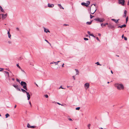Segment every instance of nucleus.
Here are the masks:
<instances>
[{
	"label": "nucleus",
	"mask_w": 129,
	"mask_h": 129,
	"mask_svg": "<svg viewBox=\"0 0 129 129\" xmlns=\"http://www.w3.org/2000/svg\"><path fill=\"white\" fill-rule=\"evenodd\" d=\"M81 4L82 6H85L87 7H88V6L87 5L86 3H82Z\"/></svg>",
	"instance_id": "obj_16"
},
{
	"label": "nucleus",
	"mask_w": 129,
	"mask_h": 129,
	"mask_svg": "<svg viewBox=\"0 0 129 129\" xmlns=\"http://www.w3.org/2000/svg\"><path fill=\"white\" fill-rule=\"evenodd\" d=\"M44 31L45 33H47L48 32L49 33L50 32V31L48 29H46L45 27H44Z\"/></svg>",
	"instance_id": "obj_10"
},
{
	"label": "nucleus",
	"mask_w": 129,
	"mask_h": 129,
	"mask_svg": "<svg viewBox=\"0 0 129 129\" xmlns=\"http://www.w3.org/2000/svg\"><path fill=\"white\" fill-rule=\"evenodd\" d=\"M68 119L70 121H72V119L71 118H69Z\"/></svg>",
	"instance_id": "obj_52"
},
{
	"label": "nucleus",
	"mask_w": 129,
	"mask_h": 129,
	"mask_svg": "<svg viewBox=\"0 0 129 129\" xmlns=\"http://www.w3.org/2000/svg\"><path fill=\"white\" fill-rule=\"evenodd\" d=\"M91 125V124H89L88 125V128H90V127Z\"/></svg>",
	"instance_id": "obj_46"
},
{
	"label": "nucleus",
	"mask_w": 129,
	"mask_h": 129,
	"mask_svg": "<svg viewBox=\"0 0 129 129\" xmlns=\"http://www.w3.org/2000/svg\"><path fill=\"white\" fill-rule=\"evenodd\" d=\"M2 16V18L3 19H4L7 17V14H1Z\"/></svg>",
	"instance_id": "obj_7"
},
{
	"label": "nucleus",
	"mask_w": 129,
	"mask_h": 129,
	"mask_svg": "<svg viewBox=\"0 0 129 129\" xmlns=\"http://www.w3.org/2000/svg\"><path fill=\"white\" fill-rule=\"evenodd\" d=\"M115 87L118 90H123L124 89V87L123 85L122 84L116 83L115 84Z\"/></svg>",
	"instance_id": "obj_1"
},
{
	"label": "nucleus",
	"mask_w": 129,
	"mask_h": 129,
	"mask_svg": "<svg viewBox=\"0 0 129 129\" xmlns=\"http://www.w3.org/2000/svg\"><path fill=\"white\" fill-rule=\"evenodd\" d=\"M6 116V118L8 117L9 116V115L8 113H7L5 115Z\"/></svg>",
	"instance_id": "obj_22"
},
{
	"label": "nucleus",
	"mask_w": 129,
	"mask_h": 129,
	"mask_svg": "<svg viewBox=\"0 0 129 129\" xmlns=\"http://www.w3.org/2000/svg\"><path fill=\"white\" fill-rule=\"evenodd\" d=\"M17 66L20 69H21V68L19 66V65H17Z\"/></svg>",
	"instance_id": "obj_44"
},
{
	"label": "nucleus",
	"mask_w": 129,
	"mask_h": 129,
	"mask_svg": "<svg viewBox=\"0 0 129 129\" xmlns=\"http://www.w3.org/2000/svg\"><path fill=\"white\" fill-rule=\"evenodd\" d=\"M126 14H124V15L123 16V17H126Z\"/></svg>",
	"instance_id": "obj_53"
},
{
	"label": "nucleus",
	"mask_w": 129,
	"mask_h": 129,
	"mask_svg": "<svg viewBox=\"0 0 129 129\" xmlns=\"http://www.w3.org/2000/svg\"><path fill=\"white\" fill-rule=\"evenodd\" d=\"M5 74L6 76H7L8 77H9V73L7 72L4 71Z\"/></svg>",
	"instance_id": "obj_15"
},
{
	"label": "nucleus",
	"mask_w": 129,
	"mask_h": 129,
	"mask_svg": "<svg viewBox=\"0 0 129 129\" xmlns=\"http://www.w3.org/2000/svg\"><path fill=\"white\" fill-rule=\"evenodd\" d=\"M12 80H13L14 81L15 80V79L14 78H12Z\"/></svg>",
	"instance_id": "obj_62"
},
{
	"label": "nucleus",
	"mask_w": 129,
	"mask_h": 129,
	"mask_svg": "<svg viewBox=\"0 0 129 129\" xmlns=\"http://www.w3.org/2000/svg\"><path fill=\"white\" fill-rule=\"evenodd\" d=\"M53 66L51 68H53V69H56L58 68V67L56 66L57 65H52Z\"/></svg>",
	"instance_id": "obj_12"
},
{
	"label": "nucleus",
	"mask_w": 129,
	"mask_h": 129,
	"mask_svg": "<svg viewBox=\"0 0 129 129\" xmlns=\"http://www.w3.org/2000/svg\"><path fill=\"white\" fill-rule=\"evenodd\" d=\"M87 33L89 35H90V32L89 31H87Z\"/></svg>",
	"instance_id": "obj_50"
},
{
	"label": "nucleus",
	"mask_w": 129,
	"mask_h": 129,
	"mask_svg": "<svg viewBox=\"0 0 129 129\" xmlns=\"http://www.w3.org/2000/svg\"><path fill=\"white\" fill-rule=\"evenodd\" d=\"M45 41L46 42H47L49 44H50V45H51V44L49 42L46 40V39H45Z\"/></svg>",
	"instance_id": "obj_28"
},
{
	"label": "nucleus",
	"mask_w": 129,
	"mask_h": 129,
	"mask_svg": "<svg viewBox=\"0 0 129 129\" xmlns=\"http://www.w3.org/2000/svg\"><path fill=\"white\" fill-rule=\"evenodd\" d=\"M62 88V89H65V88H63L62 87V86H60V87L59 88Z\"/></svg>",
	"instance_id": "obj_51"
},
{
	"label": "nucleus",
	"mask_w": 129,
	"mask_h": 129,
	"mask_svg": "<svg viewBox=\"0 0 129 129\" xmlns=\"http://www.w3.org/2000/svg\"><path fill=\"white\" fill-rule=\"evenodd\" d=\"M29 104L30 105L31 107V103L30 101L29 102Z\"/></svg>",
	"instance_id": "obj_55"
},
{
	"label": "nucleus",
	"mask_w": 129,
	"mask_h": 129,
	"mask_svg": "<svg viewBox=\"0 0 129 129\" xmlns=\"http://www.w3.org/2000/svg\"><path fill=\"white\" fill-rule=\"evenodd\" d=\"M16 106H17V105H15V106H14V108H15L16 107Z\"/></svg>",
	"instance_id": "obj_60"
},
{
	"label": "nucleus",
	"mask_w": 129,
	"mask_h": 129,
	"mask_svg": "<svg viewBox=\"0 0 129 129\" xmlns=\"http://www.w3.org/2000/svg\"><path fill=\"white\" fill-rule=\"evenodd\" d=\"M124 37H123V35L122 36V38H123Z\"/></svg>",
	"instance_id": "obj_63"
},
{
	"label": "nucleus",
	"mask_w": 129,
	"mask_h": 129,
	"mask_svg": "<svg viewBox=\"0 0 129 129\" xmlns=\"http://www.w3.org/2000/svg\"><path fill=\"white\" fill-rule=\"evenodd\" d=\"M8 43L9 44H11L12 43V42L10 41H9Z\"/></svg>",
	"instance_id": "obj_37"
},
{
	"label": "nucleus",
	"mask_w": 129,
	"mask_h": 129,
	"mask_svg": "<svg viewBox=\"0 0 129 129\" xmlns=\"http://www.w3.org/2000/svg\"><path fill=\"white\" fill-rule=\"evenodd\" d=\"M111 20L114 21L116 23H118V20H119V19L118 20H116L115 19H111Z\"/></svg>",
	"instance_id": "obj_9"
},
{
	"label": "nucleus",
	"mask_w": 129,
	"mask_h": 129,
	"mask_svg": "<svg viewBox=\"0 0 129 129\" xmlns=\"http://www.w3.org/2000/svg\"><path fill=\"white\" fill-rule=\"evenodd\" d=\"M35 84H36V85L37 86V87H38V85L35 82Z\"/></svg>",
	"instance_id": "obj_57"
},
{
	"label": "nucleus",
	"mask_w": 129,
	"mask_h": 129,
	"mask_svg": "<svg viewBox=\"0 0 129 129\" xmlns=\"http://www.w3.org/2000/svg\"><path fill=\"white\" fill-rule=\"evenodd\" d=\"M31 126L30 125L29 123H28L27 125V127L28 128H30Z\"/></svg>",
	"instance_id": "obj_24"
},
{
	"label": "nucleus",
	"mask_w": 129,
	"mask_h": 129,
	"mask_svg": "<svg viewBox=\"0 0 129 129\" xmlns=\"http://www.w3.org/2000/svg\"><path fill=\"white\" fill-rule=\"evenodd\" d=\"M80 109V107H78L76 108V110H79Z\"/></svg>",
	"instance_id": "obj_33"
},
{
	"label": "nucleus",
	"mask_w": 129,
	"mask_h": 129,
	"mask_svg": "<svg viewBox=\"0 0 129 129\" xmlns=\"http://www.w3.org/2000/svg\"><path fill=\"white\" fill-rule=\"evenodd\" d=\"M4 69L0 68V71H2L4 70Z\"/></svg>",
	"instance_id": "obj_38"
},
{
	"label": "nucleus",
	"mask_w": 129,
	"mask_h": 129,
	"mask_svg": "<svg viewBox=\"0 0 129 129\" xmlns=\"http://www.w3.org/2000/svg\"><path fill=\"white\" fill-rule=\"evenodd\" d=\"M16 80L19 83H20V80H19L18 79H16Z\"/></svg>",
	"instance_id": "obj_43"
},
{
	"label": "nucleus",
	"mask_w": 129,
	"mask_h": 129,
	"mask_svg": "<svg viewBox=\"0 0 129 129\" xmlns=\"http://www.w3.org/2000/svg\"><path fill=\"white\" fill-rule=\"evenodd\" d=\"M118 1L119 4H121L122 5H124V0H119Z\"/></svg>",
	"instance_id": "obj_5"
},
{
	"label": "nucleus",
	"mask_w": 129,
	"mask_h": 129,
	"mask_svg": "<svg viewBox=\"0 0 129 129\" xmlns=\"http://www.w3.org/2000/svg\"><path fill=\"white\" fill-rule=\"evenodd\" d=\"M57 104H58V105H61V106H63V105H62V104H60V103H58H58H57Z\"/></svg>",
	"instance_id": "obj_54"
},
{
	"label": "nucleus",
	"mask_w": 129,
	"mask_h": 129,
	"mask_svg": "<svg viewBox=\"0 0 129 129\" xmlns=\"http://www.w3.org/2000/svg\"><path fill=\"white\" fill-rule=\"evenodd\" d=\"M126 26V25L125 24H123L122 25L120 26H118V28H122L123 27H125Z\"/></svg>",
	"instance_id": "obj_14"
},
{
	"label": "nucleus",
	"mask_w": 129,
	"mask_h": 129,
	"mask_svg": "<svg viewBox=\"0 0 129 129\" xmlns=\"http://www.w3.org/2000/svg\"><path fill=\"white\" fill-rule=\"evenodd\" d=\"M60 62V61H58L57 62H54V61H53L52 62L50 63V64H53L55 63V64H58V62Z\"/></svg>",
	"instance_id": "obj_13"
},
{
	"label": "nucleus",
	"mask_w": 129,
	"mask_h": 129,
	"mask_svg": "<svg viewBox=\"0 0 129 129\" xmlns=\"http://www.w3.org/2000/svg\"><path fill=\"white\" fill-rule=\"evenodd\" d=\"M96 10V9L94 12H93V13H91V14H93L95 13Z\"/></svg>",
	"instance_id": "obj_47"
},
{
	"label": "nucleus",
	"mask_w": 129,
	"mask_h": 129,
	"mask_svg": "<svg viewBox=\"0 0 129 129\" xmlns=\"http://www.w3.org/2000/svg\"><path fill=\"white\" fill-rule=\"evenodd\" d=\"M45 96L46 98H47L48 97V95L47 94H46V95H45Z\"/></svg>",
	"instance_id": "obj_39"
},
{
	"label": "nucleus",
	"mask_w": 129,
	"mask_h": 129,
	"mask_svg": "<svg viewBox=\"0 0 129 129\" xmlns=\"http://www.w3.org/2000/svg\"><path fill=\"white\" fill-rule=\"evenodd\" d=\"M98 35H99V36H101V34L99 33V34H98Z\"/></svg>",
	"instance_id": "obj_61"
},
{
	"label": "nucleus",
	"mask_w": 129,
	"mask_h": 129,
	"mask_svg": "<svg viewBox=\"0 0 129 129\" xmlns=\"http://www.w3.org/2000/svg\"><path fill=\"white\" fill-rule=\"evenodd\" d=\"M111 73H112V74H113V72L112 70L111 71Z\"/></svg>",
	"instance_id": "obj_64"
},
{
	"label": "nucleus",
	"mask_w": 129,
	"mask_h": 129,
	"mask_svg": "<svg viewBox=\"0 0 129 129\" xmlns=\"http://www.w3.org/2000/svg\"><path fill=\"white\" fill-rule=\"evenodd\" d=\"M92 23V21L90 22H87L86 23L88 25Z\"/></svg>",
	"instance_id": "obj_21"
},
{
	"label": "nucleus",
	"mask_w": 129,
	"mask_h": 129,
	"mask_svg": "<svg viewBox=\"0 0 129 129\" xmlns=\"http://www.w3.org/2000/svg\"><path fill=\"white\" fill-rule=\"evenodd\" d=\"M84 40H86V41H87L88 40V39L86 38H84Z\"/></svg>",
	"instance_id": "obj_35"
},
{
	"label": "nucleus",
	"mask_w": 129,
	"mask_h": 129,
	"mask_svg": "<svg viewBox=\"0 0 129 129\" xmlns=\"http://www.w3.org/2000/svg\"><path fill=\"white\" fill-rule=\"evenodd\" d=\"M35 126H31L30 128H35Z\"/></svg>",
	"instance_id": "obj_34"
},
{
	"label": "nucleus",
	"mask_w": 129,
	"mask_h": 129,
	"mask_svg": "<svg viewBox=\"0 0 129 129\" xmlns=\"http://www.w3.org/2000/svg\"><path fill=\"white\" fill-rule=\"evenodd\" d=\"M96 39H97V40H98V41H100V40H99V39L98 38V37H97L96 38Z\"/></svg>",
	"instance_id": "obj_49"
},
{
	"label": "nucleus",
	"mask_w": 129,
	"mask_h": 129,
	"mask_svg": "<svg viewBox=\"0 0 129 129\" xmlns=\"http://www.w3.org/2000/svg\"><path fill=\"white\" fill-rule=\"evenodd\" d=\"M127 13V11L126 10H125L124 12V14H126Z\"/></svg>",
	"instance_id": "obj_36"
},
{
	"label": "nucleus",
	"mask_w": 129,
	"mask_h": 129,
	"mask_svg": "<svg viewBox=\"0 0 129 129\" xmlns=\"http://www.w3.org/2000/svg\"><path fill=\"white\" fill-rule=\"evenodd\" d=\"M95 64H100L98 62H97L95 63Z\"/></svg>",
	"instance_id": "obj_48"
},
{
	"label": "nucleus",
	"mask_w": 129,
	"mask_h": 129,
	"mask_svg": "<svg viewBox=\"0 0 129 129\" xmlns=\"http://www.w3.org/2000/svg\"><path fill=\"white\" fill-rule=\"evenodd\" d=\"M87 5L88 6L90 4V2L89 1H87V3H86Z\"/></svg>",
	"instance_id": "obj_23"
},
{
	"label": "nucleus",
	"mask_w": 129,
	"mask_h": 129,
	"mask_svg": "<svg viewBox=\"0 0 129 129\" xmlns=\"http://www.w3.org/2000/svg\"><path fill=\"white\" fill-rule=\"evenodd\" d=\"M20 84L21 86H27V84L25 82L23 81H21L20 83Z\"/></svg>",
	"instance_id": "obj_6"
},
{
	"label": "nucleus",
	"mask_w": 129,
	"mask_h": 129,
	"mask_svg": "<svg viewBox=\"0 0 129 129\" xmlns=\"http://www.w3.org/2000/svg\"><path fill=\"white\" fill-rule=\"evenodd\" d=\"M16 30L17 31H20V30H19V29L18 27H16Z\"/></svg>",
	"instance_id": "obj_27"
},
{
	"label": "nucleus",
	"mask_w": 129,
	"mask_h": 129,
	"mask_svg": "<svg viewBox=\"0 0 129 129\" xmlns=\"http://www.w3.org/2000/svg\"><path fill=\"white\" fill-rule=\"evenodd\" d=\"M48 7L50 8H52L54 6V5L53 4H50L49 3L48 4Z\"/></svg>",
	"instance_id": "obj_8"
},
{
	"label": "nucleus",
	"mask_w": 129,
	"mask_h": 129,
	"mask_svg": "<svg viewBox=\"0 0 129 129\" xmlns=\"http://www.w3.org/2000/svg\"><path fill=\"white\" fill-rule=\"evenodd\" d=\"M0 9H1V11L3 12H4V11L2 8V7L1 8H0Z\"/></svg>",
	"instance_id": "obj_25"
},
{
	"label": "nucleus",
	"mask_w": 129,
	"mask_h": 129,
	"mask_svg": "<svg viewBox=\"0 0 129 129\" xmlns=\"http://www.w3.org/2000/svg\"><path fill=\"white\" fill-rule=\"evenodd\" d=\"M21 70V71L23 72H24V71L23 70H22V69H20Z\"/></svg>",
	"instance_id": "obj_59"
},
{
	"label": "nucleus",
	"mask_w": 129,
	"mask_h": 129,
	"mask_svg": "<svg viewBox=\"0 0 129 129\" xmlns=\"http://www.w3.org/2000/svg\"><path fill=\"white\" fill-rule=\"evenodd\" d=\"M8 37L9 38L11 39V35H8Z\"/></svg>",
	"instance_id": "obj_45"
},
{
	"label": "nucleus",
	"mask_w": 129,
	"mask_h": 129,
	"mask_svg": "<svg viewBox=\"0 0 129 129\" xmlns=\"http://www.w3.org/2000/svg\"><path fill=\"white\" fill-rule=\"evenodd\" d=\"M108 27L109 28H112L114 27V26H113L112 25H111L110 24L108 25Z\"/></svg>",
	"instance_id": "obj_17"
},
{
	"label": "nucleus",
	"mask_w": 129,
	"mask_h": 129,
	"mask_svg": "<svg viewBox=\"0 0 129 129\" xmlns=\"http://www.w3.org/2000/svg\"><path fill=\"white\" fill-rule=\"evenodd\" d=\"M94 20L100 22L102 23L104 21L105 19L103 18L98 17L95 19Z\"/></svg>",
	"instance_id": "obj_2"
},
{
	"label": "nucleus",
	"mask_w": 129,
	"mask_h": 129,
	"mask_svg": "<svg viewBox=\"0 0 129 129\" xmlns=\"http://www.w3.org/2000/svg\"><path fill=\"white\" fill-rule=\"evenodd\" d=\"M10 29H9V30H8V35H10Z\"/></svg>",
	"instance_id": "obj_26"
},
{
	"label": "nucleus",
	"mask_w": 129,
	"mask_h": 129,
	"mask_svg": "<svg viewBox=\"0 0 129 129\" xmlns=\"http://www.w3.org/2000/svg\"><path fill=\"white\" fill-rule=\"evenodd\" d=\"M72 77H73V79L74 80H75V76H72Z\"/></svg>",
	"instance_id": "obj_42"
},
{
	"label": "nucleus",
	"mask_w": 129,
	"mask_h": 129,
	"mask_svg": "<svg viewBox=\"0 0 129 129\" xmlns=\"http://www.w3.org/2000/svg\"><path fill=\"white\" fill-rule=\"evenodd\" d=\"M75 71H76V75H78L79 72L78 71V70H77L76 69H75Z\"/></svg>",
	"instance_id": "obj_19"
},
{
	"label": "nucleus",
	"mask_w": 129,
	"mask_h": 129,
	"mask_svg": "<svg viewBox=\"0 0 129 129\" xmlns=\"http://www.w3.org/2000/svg\"><path fill=\"white\" fill-rule=\"evenodd\" d=\"M103 25V24L102 23H101V26L102 27V25Z\"/></svg>",
	"instance_id": "obj_58"
},
{
	"label": "nucleus",
	"mask_w": 129,
	"mask_h": 129,
	"mask_svg": "<svg viewBox=\"0 0 129 129\" xmlns=\"http://www.w3.org/2000/svg\"><path fill=\"white\" fill-rule=\"evenodd\" d=\"M124 40H127V38L126 37H124Z\"/></svg>",
	"instance_id": "obj_41"
},
{
	"label": "nucleus",
	"mask_w": 129,
	"mask_h": 129,
	"mask_svg": "<svg viewBox=\"0 0 129 129\" xmlns=\"http://www.w3.org/2000/svg\"><path fill=\"white\" fill-rule=\"evenodd\" d=\"M15 88L16 89L20 91V90L19 88V86L18 85H15L13 84V85Z\"/></svg>",
	"instance_id": "obj_3"
},
{
	"label": "nucleus",
	"mask_w": 129,
	"mask_h": 129,
	"mask_svg": "<svg viewBox=\"0 0 129 129\" xmlns=\"http://www.w3.org/2000/svg\"><path fill=\"white\" fill-rule=\"evenodd\" d=\"M22 57H20L19 58H18V59L19 60H21L22 59Z\"/></svg>",
	"instance_id": "obj_31"
},
{
	"label": "nucleus",
	"mask_w": 129,
	"mask_h": 129,
	"mask_svg": "<svg viewBox=\"0 0 129 129\" xmlns=\"http://www.w3.org/2000/svg\"><path fill=\"white\" fill-rule=\"evenodd\" d=\"M21 89L22 91V92H23V93L26 92H26H26V90H24L23 89L21 88Z\"/></svg>",
	"instance_id": "obj_18"
},
{
	"label": "nucleus",
	"mask_w": 129,
	"mask_h": 129,
	"mask_svg": "<svg viewBox=\"0 0 129 129\" xmlns=\"http://www.w3.org/2000/svg\"><path fill=\"white\" fill-rule=\"evenodd\" d=\"M26 94L27 95V100H29L30 98V95L28 92H26Z\"/></svg>",
	"instance_id": "obj_11"
},
{
	"label": "nucleus",
	"mask_w": 129,
	"mask_h": 129,
	"mask_svg": "<svg viewBox=\"0 0 129 129\" xmlns=\"http://www.w3.org/2000/svg\"><path fill=\"white\" fill-rule=\"evenodd\" d=\"M23 88L25 89L26 90H27V86H23Z\"/></svg>",
	"instance_id": "obj_20"
},
{
	"label": "nucleus",
	"mask_w": 129,
	"mask_h": 129,
	"mask_svg": "<svg viewBox=\"0 0 129 129\" xmlns=\"http://www.w3.org/2000/svg\"><path fill=\"white\" fill-rule=\"evenodd\" d=\"M93 34H90L89 35L90 36H93Z\"/></svg>",
	"instance_id": "obj_56"
},
{
	"label": "nucleus",
	"mask_w": 129,
	"mask_h": 129,
	"mask_svg": "<svg viewBox=\"0 0 129 129\" xmlns=\"http://www.w3.org/2000/svg\"><path fill=\"white\" fill-rule=\"evenodd\" d=\"M126 23L128 21V16H127L126 17Z\"/></svg>",
	"instance_id": "obj_30"
},
{
	"label": "nucleus",
	"mask_w": 129,
	"mask_h": 129,
	"mask_svg": "<svg viewBox=\"0 0 129 129\" xmlns=\"http://www.w3.org/2000/svg\"><path fill=\"white\" fill-rule=\"evenodd\" d=\"M89 85L88 83H86L84 84V87L86 89L88 88L89 87Z\"/></svg>",
	"instance_id": "obj_4"
},
{
	"label": "nucleus",
	"mask_w": 129,
	"mask_h": 129,
	"mask_svg": "<svg viewBox=\"0 0 129 129\" xmlns=\"http://www.w3.org/2000/svg\"><path fill=\"white\" fill-rule=\"evenodd\" d=\"M58 5L60 8H61V7H62V6H61V5L60 4H58Z\"/></svg>",
	"instance_id": "obj_32"
},
{
	"label": "nucleus",
	"mask_w": 129,
	"mask_h": 129,
	"mask_svg": "<svg viewBox=\"0 0 129 129\" xmlns=\"http://www.w3.org/2000/svg\"><path fill=\"white\" fill-rule=\"evenodd\" d=\"M108 24V23H105L103 24V26H105L106 25H107Z\"/></svg>",
	"instance_id": "obj_29"
},
{
	"label": "nucleus",
	"mask_w": 129,
	"mask_h": 129,
	"mask_svg": "<svg viewBox=\"0 0 129 129\" xmlns=\"http://www.w3.org/2000/svg\"><path fill=\"white\" fill-rule=\"evenodd\" d=\"M94 16L92 15H90V17L91 19Z\"/></svg>",
	"instance_id": "obj_40"
}]
</instances>
